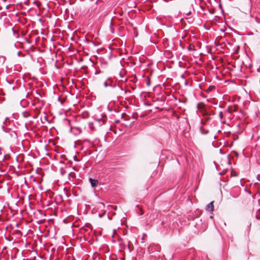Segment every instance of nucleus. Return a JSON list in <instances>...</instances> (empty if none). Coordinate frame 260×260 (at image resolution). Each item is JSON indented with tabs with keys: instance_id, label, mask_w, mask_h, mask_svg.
<instances>
[{
	"instance_id": "f257e3e1",
	"label": "nucleus",
	"mask_w": 260,
	"mask_h": 260,
	"mask_svg": "<svg viewBox=\"0 0 260 260\" xmlns=\"http://www.w3.org/2000/svg\"><path fill=\"white\" fill-rule=\"evenodd\" d=\"M205 105L203 103H200L198 104L197 108L200 110L204 116H208L207 111L204 109Z\"/></svg>"
},
{
	"instance_id": "f03ea898",
	"label": "nucleus",
	"mask_w": 260,
	"mask_h": 260,
	"mask_svg": "<svg viewBox=\"0 0 260 260\" xmlns=\"http://www.w3.org/2000/svg\"><path fill=\"white\" fill-rule=\"evenodd\" d=\"M89 181L91 184V185L92 187H95L99 184V181L98 180L92 179L90 178L89 179Z\"/></svg>"
},
{
	"instance_id": "7ed1b4c3",
	"label": "nucleus",
	"mask_w": 260,
	"mask_h": 260,
	"mask_svg": "<svg viewBox=\"0 0 260 260\" xmlns=\"http://www.w3.org/2000/svg\"><path fill=\"white\" fill-rule=\"evenodd\" d=\"M238 110V106L237 105H233L230 106L228 108V111L230 113H232L234 112H236Z\"/></svg>"
},
{
	"instance_id": "20e7f679",
	"label": "nucleus",
	"mask_w": 260,
	"mask_h": 260,
	"mask_svg": "<svg viewBox=\"0 0 260 260\" xmlns=\"http://www.w3.org/2000/svg\"><path fill=\"white\" fill-rule=\"evenodd\" d=\"M214 201L210 202L207 206L206 210L210 211H212L214 210L213 206Z\"/></svg>"
},
{
	"instance_id": "39448f33",
	"label": "nucleus",
	"mask_w": 260,
	"mask_h": 260,
	"mask_svg": "<svg viewBox=\"0 0 260 260\" xmlns=\"http://www.w3.org/2000/svg\"><path fill=\"white\" fill-rule=\"evenodd\" d=\"M127 115L125 114V113H123L122 115V117L125 120H128V119L127 118Z\"/></svg>"
},
{
	"instance_id": "423d86ee",
	"label": "nucleus",
	"mask_w": 260,
	"mask_h": 260,
	"mask_svg": "<svg viewBox=\"0 0 260 260\" xmlns=\"http://www.w3.org/2000/svg\"><path fill=\"white\" fill-rule=\"evenodd\" d=\"M201 131L202 133H203V134H206L208 133V131L204 130L202 127H201Z\"/></svg>"
},
{
	"instance_id": "0eeeda50",
	"label": "nucleus",
	"mask_w": 260,
	"mask_h": 260,
	"mask_svg": "<svg viewBox=\"0 0 260 260\" xmlns=\"http://www.w3.org/2000/svg\"><path fill=\"white\" fill-rule=\"evenodd\" d=\"M219 116H220V117L221 118H222V112H220V113H219Z\"/></svg>"
},
{
	"instance_id": "6e6552de",
	"label": "nucleus",
	"mask_w": 260,
	"mask_h": 260,
	"mask_svg": "<svg viewBox=\"0 0 260 260\" xmlns=\"http://www.w3.org/2000/svg\"><path fill=\"white\" fill-rule=\"evenodd\" d=\"M190 14H191V11L187 12L186 14H187V15H189Z\"/></svg>"
},
{
	"instance_id": "1a4fd4ad",
	"label": "nucleus",
	"mask_w": 260,
	"mask_h": 260,
	"mask_svg": "<svg viewBox=\"0 0 260 260\" xmlns=\"http://www.w3.org/2000/svg\"><path fill=\"white\" fill-rule=\"evenodd\" d=\"M104 85L107 87V83L106 82H104Z\"/></svg>"
},
{
	"instance_id": "9d476101",
	"label": "nucleus",
	"mask_w": 260,
	"mask_h": 260,
	"mask_svg": "<svg viewBox=\"0 0 260 260\" xmlns=\"http://www.w3.org/2000/svg\"><path fill=\"white\" fill-rule=\"evenodd\" d=\"M118 122H119V120H116V121H115V123H118Z\"/></svg>"
}]
</instances>
